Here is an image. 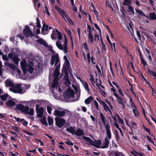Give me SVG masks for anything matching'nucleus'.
Returning <instances> with one entry per match:
<instances>
[{"instance_id":"f257e3e1","label":"nucleus","mask_w":156,"mask_h":156,"mask_svg":"<svg viewBox=\"0 0 156 156\" xmlns=\"http://www.w3.org/2000/svg\"><path fill=\"white\" fill-rule=\"evenodd\" d=\"M20 63L23 72V75H21L20 70L17 69L16 66L14 64L8 63H5V64L6 66L9 67L10 69L15 70L17 74L16 75L17 78H19L20 79L25 80L29 78L28 71L30 73H32L34 70V66L33 63L31 62H29V64L27 65L25 60L21 61Z\"/></svg>"},{"instance_id":"f03ea898","label":"nucleus","mask_w":156,"mask_h":156,"mask_svg":"<svg viewBox=\"0 0 156 156\" xmlns=\"http://www.w3.org/2000/svg\"><path fill=\"white\" fill-rule=\"evenodd\" d=\"M59 60L58 56L57 55H55L52 56L51 63L52 65H53L55 62V66H56L54 73L53 74L54 78L53 82L51 86L50 90L52 93H53V90H55L56 91H58L61 93L62 90L58 86L57 81L58 77L60 73L59 70L60 69V65L59 62Z\"/></svg>"},{"instance_id":"7ed1b4c3","label":"nucleus","mask_w":156,"mask_h":156,"mask_svg":"<svg viewBox=\"0 0 156 156\" xmlns=\"http://www.w3.org/2000/svg\"><path fill=\"white\" fill-rule=\"evenodd\" d=\"M64 36L63 47L60 41L62 39V35L58 30L56 29L53 31L51 35V37L52 39L55 40L57 36L58 40L56 42V45L59 49L62 50L64 53L66 54L68 52L67 39L65 35Z\"/></svg>"},{"instance_id":"20e7f679","label":"nucleus","mask_w":156,"mask_h":156,"mask_svg":"<svg viewBox=\"0 0 156 156\" xmlns=\"http://www.w3.org/2000/svg\"><path fill=\"white\" fill-rule=\"evenodd\" d=\"M5 86L6 87H10L9 90L10 91L14 93L23 94L24 93V90L21 89L22 84H18L15 86L13 81L11 79H8L6 80L5 82Z\"/></svg>"},{"instance_id":"39448f33","label":"nucleus","mask_w":156,"mask_h":156,"mask_svg":"<svg viewBox=\"0 0 156 156\" xmlns=\"http://www.w3.org/2000/svg\"><path fill=\"white\" fill-rule=\"evenodd\" d=\"M56 9L60 13L66 22L68 21L70 25H73L74 24L73 21L66 12L57 7H56Z\"/></svg>"},{"instance_id":"423d86ee","label":"nucleus","mask_w":156,"mask_h":156,"mask_svg":"<svg viewBox=\"0 0 156 156\" xmlns=\"http://www.w3.org/2000/svg\"><path fill=\"white\" fill-rule=\"evenodd\" d=\"M100 116L102 121L105 125V127L106 130L107 136L110 139L111 138V132L109 129L110 125L108 123V122L106 123L107 121L106 119L101 112L100 113Z\"/></svg>"},{"instance_id":"0eeeda50","label":"nucleus","mask_w":156,"mask_h":156,"mask_svg":"<svg viewBox=\"0 0 156 156\" xmlns=\"http://www.w3.org/2000/svg\"><path fill=\"white\" fill-rule=\"evenodd\" d=\"M15 108L24 113H26L29 110V108L28 106H24L21 104L16 105Z\"/></svg>"},{"instance_id":"6e6552de","label":"nucleus","mask_w":156,"mask_h":156,"mask_svg":"<svg viewBox=\"0 0 156 156\" xmlns=\"http://www.w3.org/2000/svg\"><path fill=\"white\" fill-rule=\"evenodd\" d=\"M56 125L59 128H61L66 123L65 120L62 118H55Z\"/></svg>"},{"instance_id":"1a4fd4ad","label":"nucleus","mask_w":156,"mask_h":156,"mask_svg":"<svg viewBox=\"0 0 156 156\" xmlns=\"http://www.w3.org/2000/svg\"><path fill=\"white\" fill-rule=\"evenodd\" d=\"M24 34L26 37H31L33 36V34L30 30V28L27 26L25 27L23 30Z\"/></svg>"},{"instance_id":"9d476101","label":"nucleus","mask_w":156,"mask_h":156,"mask_svg":"<svg viewBox=\"0 0 156 156\" xmlns=\"http://www.w3.org/2000/svg\"><path fill=\"white\" fill-rule=\"evenodd\" d=\"M64 95L65 98L67 97L68 98H73L74 95V92L73 90L68 88Z\"/></svg>"},{"instance_id":"9b49d317","label":"nucleus","mask_w":156,"mask_h":156,"mask_svg":"<svg viewBox=\"0 0 156 156\" xmlns=\"http://www.w3.org/2000/svg\"><path fill=\"white\" fill-rule=\"evenodd\" d=\"M65 114V112L61 109H56L53 112V115L57 116H63Z\"/></svg>"},{"instance_id":"f8f14e48","label":"nucleus","mask_w":156,"mask_h":156,"mask_svg":"<svg viewBox=\"0 0 156 156\" xmlns=\"http://www.w3.org/2000/svg\"><path fill=\"white\" fill-rule=\"evenodd\" d=\"M51 28V27L44 24L42 28L41 33L43 35L47 34L49 30H50Z\"/></svg>"},{"instance_id":"ddd939ff","label":"nucleus","mask_w":156,"mask_h":156,"mask_svg":"<svg viewBox=\"0 0 156 156\" xmlns=\"http://www.w3.org/2000/svg\"><path fill=\"white\" fill-rule=\"evenodd\" d=\"M70 66V63L69 61H65L62 70L64 71L66 75L67 74V71L69 69Z\"/></svg>"},{"instance_id":"4468645a","label":"nucleus","mask_w":156,"mask_h":156,"mask_svg":"<svg viewBox=\"0 0 156 156\" xmlns=\"http://www.w3.org/2000/svg\"><path fill=\"white\" fill-rule=\"evenodd\" d=\"M101 144V142L100 140H95L94 141L92 140V142L90 143V144L94 146L97 148L100 147V146Z\"/></svg>"},{"instance_id":"2eb2a0df","label":"nucleus","mask_w":156,"mask_h":156,"mask_svg":"<svg viewBox=\"0 0 156 156\" xmlns=\"http://www.w3.org/2000/svg\"><path fill=\"white\" fill-rule=\"evenodd\" d=\"M87 39L88 43L91 46H92L93 44L94 41V36L92 34H88L87 35Z\"/></svg>"},{"instance_id":"dca6fc26","label":"nucleus","mask_w":156,"mask_h":156,"mask_svg":"<svg viewBox=\"0 0 156 156\" xmlns=\"http://www.w3.org/2000/svg\"><path fill=\"white\" fill-rule=\"evenodd\" d=\"M126 27L127 28V32L129 33L134 38L135 36L134 35L131 23H129L126 25Z\"/></svg>"},{"instance_id":"f3484780","label":"nucleus","mask_w":156,"mask_h":156,"mask_svg":"<svg viewBox=\"0 0 156 156\" xmlns=\"http://www.w3.org/2000/svg\"><path fill=\"white\" fill-rule=\"evenodd\" d=\"M37 41L38 43H40L41 44L43 45L45 47L47 48H49V50H51V48L48 45L47 42L42 38H40L38 40H37Z\"/></svg>"},{"instance_id":"a211bd4d","label":"nucleus","mask_w":156,"mask_h":156,"mask_svg":"<svg viewBox=\"0 0 156 156\" xmlns=\"http://www.w3.org/2000/svg\"><path fill=\"white\" fill-rule=\"evenodd\" d=\"M108 138L106 137L105 139V141L103 144L102 145L101 148H108V147L109 144V141L111 138H109L108 136Z\"/></svg>"},{"instance_id":"6ab92c4d","label":"nucleus","mask_w":156,"mask_h":156,"mask_svg":"<svg viewBox=\"0 0 156 156\" xmlns=\"http://www.w3.org/2000/svg\"><path fill=\"white\" fill-rule=\"evenodd\" d=\"M36 25L35 26V28H37L36 29V32L37 34H39L40 33V30L39 29L41 27L40 22L39 20V19L38 18L36 19Z\"/></svg>"},{"instance_id":"aec40b11","label":"nucleus","mask_w":156,"mask_h":156,"mask_svg":"<svg viewBox=\"0 0 156 156\" xmlns=\"http://www.w3.org/2000/svg\"><path fill=\"white\" fill-rule=\"evenodd\" d=\"M151 20H154L156 19V15L154 12L150 13L148 16H145Z\"/></svg>"},{"instance_id":"412c9836","label":"nucleus","mask_w":156,"mask_h":156,"mask_svg":"<svg viewBox=\"0 0 156 156\" xmlns=\"http://www.w3.org/2000/svg\"><path fill=\"white\" fill-rule=\"evenodd\" d=\"M37 115L38 116L39 118H41L43 115V112H44V109L43 108H39L38 109H37L36 110Z\"/></svg>"},{"instance_id":"4be33fe9","label":"nucleus","mask_w":156,"mask_h":156,"mask_svg":"<svg viewBox=\"0 0 156 156\" xmlns=\"http://www.w3.org/2000/svg\"><path fill=\"white\" fill-rule=\"evenodd\" d=\"M74 134L78 136H81L84 135L82 130L80 129H78L76 131H75Z\"/></svg>"},{"instance_id":"5701e85b","label":"nucleus","mask_w":156,"mask_h":156,"mask_svg":"<svg viewBox=\"0 0 156 156\" xmlns=\"http://www.w3.org/2000/svg\"><path fill=\"white\" fill-rule=\"evenodd\" d=\"M102 103L103 105L104 108L106 112L108 111L111 113L112 112L111 110H110V109H109L107 105L105 103L104 101H102Z\"/></svg>"},{"instance_id":"b1692460","label":"nucleus","mask_w":156,"mask_h":156,"mask_svg":"<svg viewBox=\"0 0 156 156\" xmlns=\"http://www.w3.org/2000/svg\"><path fill=\"white\" fill-rule=\"evenodd\" d=\"M66 130L73 135L74 134L75 131L74 128L72 127H69L67 128Z\"/></svg>"},{"instance_id":"393cba45","label":"nucleus","mask_w":156,"mask_h":156,"mask_svg":"<svg viewBox=\"0 0 156 156\" xmlns=\"http://www.w3.org/2000/svg\"><path fill=\"white\" fill-rule=\"evenodd\" d=\"M93 100L92 97L91 96L88 97L87 99L85 100V103L87 105L89 104L91 101Z\"/></svg>"},{"instance_id":"a878e982","label":"nucleus","mask_w":156,"mask_h":156,"mask_svg":"<svg viewBox=\"0 0 156 156\" xmlns=\"http://www.w3.org/2000/svg\"><path fill=\"white\" fill-rule=\"evenodd\" d=\"M82 83L86 90L88 93H89V89L87 83L85 82H82Z\"/></svg>"},{"instance_id":"bb28decb","label":"nucleus","mask_w":156,"mask_h":156,"mask_svg":"<svg viewBox=\"0 0 156 156\" xmlns=\"http://www.w3.org/2000/svg\"><path fill=\"white\" fill-rule=\"evenodd\" d=\"M65 30L68 34L69 36L70 37L72 43V46H73V40L71 34V32L69 29L65 28Z\"/></svg>"},{"instance_id":"cd10ccee","label":"nucleus","mask_w":156,"mask_h":156,"mask_svg":"<svg viewBox=\"0 0 156 156\" xmlns=\"http://www.w3.org/2000/svg\"><path fill=\"white\" fill-rule=\"evenodd\" d=\"M7 105L8 106L12 107L13 106L15 103L12 100H10L6 102Z\"/></svg>"},{"instance_id":"c85d7f7f","label":"nucleus","mask_w":156,"mask_h":156,"mask_svg":"<svg viewBox=\"0 0 156 156\" xmlns=\"http://www.w3.org/2000/svg\"><path fill=\"white\" fill-rule=\"evenodd\" d=\"M148 73L149 75L152 76L156 79V73H155L151 70L150 69H149L148 70Z\"/></svg>"},{"instance_id":"c756f323","label":"nucleus","mask_w":156,"mask_h":156,"mask_svg":"<svg viewBox=\"0 0 156 156\" xmlns=\"http://www.w3.org/2000/svg\"><path fill=\"white\" fill-rule=\"evenodd\" d=\"M48 121L49 126L52 125L53 122V119L50 116H49L48 119Z\"/></svg>"},{"instance_id":"7c9ffc66","label":"nucleus","mask_w":156,"mask_h":156,"mask_svg":"<svg viewBox=\"0 0 156 156\" xmlns=\"http://www.w3.org/2000/svg\"><path fill=\"white\" fill-rule=\"evenodd\" d=\"M35 6L38 8L41 5L38 2V0H33Z\"/></svg>"},{"instance_id":"2f4dec72","label":"nucleus","mask_w":156,"mask_h":156,"mask_svg":"<svg viewBox=\"0 0 156 156\" xmlns=\"http://www.w3.org/2000/svg\"><path fill=\"white\" fill-rule=\"evenodd\" d=\"M114 155V156H126L122 153L120 152H115Z\"/></svg>"},{"instance_id":"473e14b6","label":"nucleus","mask_w":156,"mask_h":156,"mask_svg":"<svg viewBox=\"0 0 156 156\" xmlns=\"http://www.w3.org/2000/svg\"><path fill=\"white\" fill-rule=\"evenodd\" d=\"M52 106L48 105L47 106V110L49 114L51 113V111L52 110Z\"/></svg>"},{"instance_id":"72a5a7b5","label":"nucleus","mask_w":156,"mask_h":156,"mask_svg":"<svg viewBox=\"0 0 156 156\" xmlns=\"http://www.w3.org/2000/svg\"><path fill=\"white\" fill-rule=\"evenodd\" d=\"M94 25L95 28L98 30L100 35L101 37V36H102V35L101 34V31L100 29L98 27V26L96 23H94Z\"/></svg>"},{"instance_id":"f704fd0d","label":"nucleus","mask_w":156,"mask_h":156,"mask_svg":"<svg viewBox=\"0 0 156 156\" xmlns=\"http://www.w3.org/2000/svg\"><path fill=\"white\" fill-rule=\"evenodd\" d=\"M82 138L86 141L88 142L89 143V144H90V143L92 142V140H91L89 137L84 136H83Z\"/></svg>"},{"instance_id":"c9c22d12","label":"nucleus","mask_w":156,"mask_h":156,"mask_svg":"<svg viewBox=\"0 0 156 156\" xmlns=\"http://www.w3.org/2000/svg\"><path fill=\"white\" fill-rule=\"evenodd\" d=\"M76 94H77V96L76 97V98H75V99L74 100V101H77L80 96V91L78 90H77V91H76Z\"/></svg>"},{"instance_id":"e433bc0d","label":"nucleus","mask_w":156,"mask_h":156,"mask_svg":"<svg viewBox=\"0 0 156 156\" xmlns=\"http://www.w3.org/2000/svg\"><path fill=\"white\" fill-rule=\"evenodd\" d=\"M12 60L15 64H16L18 63L19 60L17 56L15 55L13 57Z\"/></svg>"},{"instance_id":"4c0bfd02","label":"nucleus","mask_w":156,"mask_h":156,"mask_svg":"<svg viewBox=\"0 0 156 156\" xmlns=\"http://www.w3.org/2000/svg\"><path fill=\"white\" fill-rule=\"evenodd\" d=\"M7 97L8 94H6L0 95V97L1 98V99L3 101H5L6 99L7 98Z\"/></svg>"},{"instance_id":"58836bf2","label":"nucleus","mask_w":156,"mask_h":156,"mask_svg":"<svg viewBox=\"0 0 156 156\" xmlns=\"http://www.w3.org/2000/svg\"><path fill=\"white\" fill-rule=\"evenodd\" d=\"M117 99V101L119 104H123L124 101L123 99L122 98L119 97H118Z\"/></svg>"},{"instance_id":"ea45409f","label":"nucleus","mask_w":156,"mask_h":156,"mask_svg":"<svg viewBox=\"0 0 156 156\" xmlns=\"http://www.w3.org/2000/svg\"><path fill=\"white\" fill-rule=\"evenodd\" d=\"M34 112V110L33 108H31L30 109L29 112L27 111L26 113H25L26 114H27L30 115H32L33 114Z\"/></svg>"},{"instance_id":"a19ab883","label":"nucleus","mask_w":156,"mask_h":156,"mask_svg":"<svg viewBox=\"0 0 156 156\" xmlns=\"http://www.w3.org/2000/svg\"><path fill=\"white\" fill-rule=\"evenodd\" d=\"M41 122L44 125H47V123L45 118H43L41 120Z\"/></svg>"},{"instance_id":"79ce46f5","label":"nucleus","mask_w":156,"mask_h":156,"mask_svg":"<svg viewBox=\"0 0 156 156\" xmlns=\"http://www.w3.org/2000/svg\"><path fill=\"white\" fill-rule=\"evenodd\" d=\"M140 58L142 63L144 66H146L147 65L146 61L144 60L143 58L141 55L140 56Z\"/></svg>"},{"instance_id":"37998d69","label":"nucleus","mask_w":156,"mask_h":156,"mask_svg":"<svg viewBox=\"0 0 156 156\" xmlns=\"http://www.w3.org/2000/svg\"><path fill=\"white\" fill-rule=\"evenodd\" d=\"M117 117L118 118V122L119 123H120L121 124L123 125L124 126V124L123 122V120L120 119L119 116V115H116Z\"/></svg>"},{"instance_id":"c03bdc74","label":"nucleus","mask_w":156,"mask_h":156,"mask_svg":"<svg viewBox=\"0 0 156 156\" xmlns=\"http://www.w3.org/2000/svg\"><path fill=\"white\" fill-rule=\"evenodd\" d=\"M133 112L135 115L136 116H138L139 115L138 112L137 111L136 108H133Z\"/></svg>"},{"instance_id":"a18cd8bd","label":"nucleus","mask_w":156,"mask_h":156,"mask_svg":"<svg viewBox=\"0 0 156 156\" xmlns=\"http://www.w3.org/2000/svg\"><path fill=\"white\" fill-rule=\"evenodd\" d=\"M44 13H46L48 15L50 16V14L48 11V7L46 6L44 7Z\"/></svg>"},{"instance_id":"49530a36","label":"nucleus","mask_w":156,"mask_h":156,"mask_svg":"<svg viewBox=\"0 0 156 156\" xmlns=\"http://www.w3.org/2000/svg\"><path fill=\"white\" fill-rule=\"evenodd\" d=\"M94 105L95 107V108L98 110H99V106L98 102L95 100L94 101Z\"/></svg>"},{"instance_id":"de8ad7c7","label":"nucleus","mask_w":156,"mask_h":156,"mask_svg":"<svg viewBox=\"0 0 156 156\" xmlns=\"http://www.w3.org/2000/svg\"><path fill=\"white\" fill-rule=\"evenodd\" d=\"M123 4L126 5H127L131 2L130 0H124Z\"/></svg>"},{"instance_id":"09e8293b","label":"nucleus","mask_w":156,"mask_h":156,"mask_svg":"<svg viewBox=\"0 0 156 156\" xmlns=\"http://www.w3.org/2000/svg\"><path fill=\"white\" fill-rule=\"evenodd\" d=\"M136 12L139 14L141 15H143L144 16H145V15L143 14V12L141 10L139 9H136Z\"/></svg>"},{"instance_id":"8fccbe9b","label":"nucleus","mask_w":156,"mask_h":156,"mask_svg":"<svg viewBox=\"0 0 156 156\" xmlns=\"http://www.w3.org/2000/svg\"><path fill=\"white\" fill-rule=\"evenodd\" d=\"M119 115L118 114H115V115H114L113 116H112V118H113L114 120L115 121V122H117V120H118V118L117 117L116 115Z\"/></svg>"},{"instance_id":"3c124183","label":"nucleus","mask_w":156,"mask_h":156,"mask_svg":"<svg viewBox=\"0 0 156 156\" xmlns=\"http://www.w3.org/2000/svg\"><path fill=\"white\" fill-rule=\"evenodd\" d=\"M111 48L112 51H115V43H113L112 44L111 43Z\"/></svg>"},{"instance_id":"603ef678","label":"nucleus","mask_w":156,"mask_h":156,"mask_svg":"<svg viewBox=\"0 0 156 156\" xmlns=\"http://www.w3.org/2000/svg\"><path fill=\"white\" fill-rule=\"evenodd\" d=\"M82 46L85 49L87 50L88 49L87 44L86 42H84V43H83V44H82Z\"/></svg>"},{"instance_id":"864d4df0","label":"nucleus","mask_w":156,"mask_h":156,"mask_svg":"<svg viewBox=\"0 0 156 156\" xmlns=\"http://www.w3.org/2000/svg\"><path fill=\"white\" fill-rule=\"evenodd\" d=\"M94 58L93 57H91V58H90V60H88V62L90 63L91 62L93 64H95V63L94 62Z\"/></svg>"},{"instance_id":"5fc2aeb1","label":"nucleus","mask_w":156,"mask_h":156,"mask_svg":"<svg viewBox=\"0 0 156 156\" xmlns=\"http://www.w3.org/2000/svg\"><path fill=\"white\" fill-rule=\"evenodd\" d=\"M143 129L145 130L149 134H151V133L150 131V129L147 128L146 127H145L144 126H143Z\"/></svg>"},{"instance_id":"6e6d98bb","label":"nucleus","mask_w":156,"mask_h":156,"mask_svg":"<svg viewBox=\"0 0 156 156\" xmlns=\"http://www.w3.org/2000/svg\"><path fill=\"white\" fill-rule=\"evenodd\" d=\"M87 27L89 32L88 34H92L91 27L90 25H87Z\"/></svg>"},{"instance_id":"4d7b16f0","label":"nucleus","mask_w":156,"mask_h":156,"mask_svg":"<svg viewBox=\"0 0 156 156\" xmlns=\"http://www.w3.org/2000/svg\"><path fill=\"white\" fill-rule=\"evenodd\" d=\"M15 56V55L14 54L13 55L11 53H10L8 54V57L9 59H12L13 58V57L14 56Z\"/></svg>"},{"instance_id":"13d9d810","label":"nucleus","mask_w":156,"mask_h":156,"mask_svg":"<svg viewBox=\"0 0 156 156\" xmlns=\"http://www.w3.org/2000/svg\"><path fill=\"white\" fill-rule=\"evenodd\" d=\"M131 126L134 128H136V124L134 123V122H131Z\"/></svg>"},{"instance_id":"bf43d9fd","label":"nucleus","mask_w":156,"mask_h":156,"mask_svg":"<svg viewBox=\"0 0 156 156\" xmlns=\"http://www.w3.org/2000/svg\"><path fill=\"white\" fill-rule=\"evenodd\" d=\"M65 143L67 144L70 145H73V144L71 143L70 141L68 140L67 141H65Z\"/></svg>"},{"instance_id":"052dcab7","label":"nucleus","mask_w":156,"mask_h":156,"mask_svg":"<svg viewBox=\"0 0 156 156\" xmlns=\"http://www.w3.org/2000/svg\"><path fill=\"white\" fill-rule=\"evenodd\" d=\"M130 101H131V105H130V106H131V107L133 108H136V107L134 105V104L133 103H132V102H131V101H132V99L131 98H130Z\"/></svg>"},{"instance_id":"680f3d73","label":"nucleus","mask_w":156,"mask_h":156,"mask_svg":"<svg viewBox=\"0 0 156 156\" xmlns=\"http://www.w3.org/2000/svg\"><path fill=\"white\" fill-rule=\"evenodd\" d=\"M128 9L129 10V11L133 12V8L131 6H129L128 7Z\"/></svg>"},{"instance_id":"e2e57ef3","label":"nucleus","mask_w":156,"mask_h":156,"mask_svg":"<svg viewBox=\"0 0 156 156\" xmlns=\"http://www.w3.org/2000/svg\"><path fill=\"white\" fill-rule=\"evenodd\" d=\"M15 119H16V121H18V122H22L23 119H20V118H15Z\"/></svg>"},{"instance_id":"0e129e2a","label":"nucleus","mask_w":156,"mask_h":156,"mask_svg":"<svg viewBox=\"0 0 156 156\" xmlns=\"http://www.w3.org/2000/svg\"><path fill=\"white\" fill-rule=\"evenodd\" d=\"M66 84H68L70 85H71V84L70 81L68 79H67V78H66Z\"/></svg>"},{"instance_id":"69168bd1","label":"nucleus","mask_w":156,"mask_h":156,"mask_svg":"<svg viewBox=\"0 0 156 156\" xmlns=\"http://www.w3.org/2000/svg\"><path fill=\"white\" fill-rule=\"evenodd\" d=\"M12 128L14 130L16 131V132H18L19 129L16 126H13Z\"/></svg>"},{"instance_id":"338daca9","label":"nucleus","mask_w":156,"mask_h":156,"mask_svg":"<svg viewBox=\"0 0 156 156\" xmlns=\"http://www.w3.org/2000/svg\"><path fill=\"white\" fill-rule=\"evenodd\" d=\"M147 138L149 140V141H150L153 144H154V143L153 141L152 140V139H151V138L149 137L148 136H147Z\"/></svg>"},{"instance_id":"774afa93","label":"nucleus","mask_w":156,"mask_h":156,"mask_svg":"<svg viewBox=\"0 0 156 156\" xmlns=\"http://www.w3.org/2000/svg\"><path fill=\"white\" fill-rule=\"evenodd\" d=\"M2 58H3V59L4 60L7 61L8 60V59L7 58L6 56L3 55Z\"/></svg>"}]
</instances>
